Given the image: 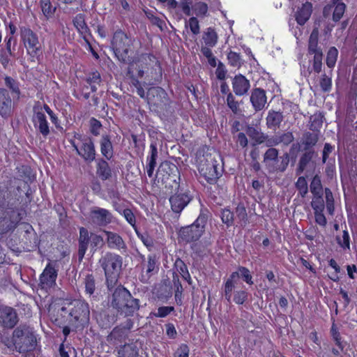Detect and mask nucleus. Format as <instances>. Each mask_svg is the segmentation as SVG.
I'll return each mask as SVG.
<instances>
[{"instance_id":"f257e3e1","label":"nucleus","mask_w":357,"mask_h":357,"mask_svg":"<svg viewBox=\"0 0 357 357\" xmlns=\"http://www.w3.org/2000/svg\"><path fill=\"white\" fill-rule=\"evenodd\" d=\"M2 342L10 351L23 354L35 349L36 337L29 327L20 326L14 330L11 339L6 337Z\"/></svg>"},{"instance_id":"f03ea898","label":"nucleus","mask_w":357,"mask_h":357,"mask_svg":"<svg viewBox=\"0 0 357 357\" xmlns=\"http://www.w3.org/2000/svg\"><path fill=\"white\" fill-rule=\"evenodd\" d=\"M319 31L314 29L310 36L308 42L309 64H302L301 68V74L307 77L314 71L319 73L322 68L323 53L321 49L318 46Z\"/></svg>"},{"instance_id":"7ed1b4c3","label":"nucleus","mask_w":357,"mask_h":357,"mask_svg":"<svg viewBox=\"0 0 357 357\" xmlns=\"http://www.w3.org/2000/svg\"><path fill=\"white\" fill-rule=\"evenodd\" d=\"M112 305L126 316H132L139 309V301L126 288L119 287L113 293Z\"/></svg>"},{"instance_id":"20e7f679","label":"nucleus","mask_w":357,"mask_h":357,"mask_svg":"<svg viewBox=\"0 0 357 357\" xmlns=\"http://www.w3.org/2000/svg\"><path fill=\"white\" fill-rule=\"evenodd\" d=\"M62 312L69 313V321L75 328H83L89 323L90 311L86 303L80 300H74L61 307Z\"/></svg>"},{"instance_id":"39448f33","label":"nucleus","mask_w":357,"mask_h":357,"mask_svg":"<svg viewBox=\"0 0 357 357\" xmlns=\"http://www.w3.org/2000/svg\"><path fill=\"white\" fill-rule=\"evenodd\" d=\"M99 262L105 271L108 286L114 283L117 280L121 269V257L116 254L107 252L100 258Z\"/></svg>"},{"instance_id":"423d86ee","label":"nucleus","mask_w":357,"mask_h":357,"mask_svg":"<svg viewBox=\"0 0 357 357\" xmlns=\"http://www.w3.org/2000/svg\"><path fill=\"white\" fill-rule=\"evenodd\" d=\"M132 45V40L121 31H116L112 40V47L117 59L126 62L129 58L128 53Z\"/></svg>"},{"instance_id":"0eeeda50","label":"nucleus","mask_w":357,"mask_h":357,"mask_svg":"<svg viewBox=\"0 0 357 357\" xmlns=\"http://www.w3.org/2000/svg\"><path fill=\"white\" fill-rule=\"evenodd\" d=\"M218 162L211 155L203 156L198 161V170L199 174L205 178L207 182L214 183L220 176L218 170Z\"/></svg>"},{"instance_id":"6e6552de","label":"nucleus","mask_w":357,"mask_h":357,"mask_svg":"<svg viewBox=\"0 0 357 357\" xmlns=\"http://www.w3.org/2000/svg\"><path fill=\"white\" fill-rule=\"evenodd\" d=\"M79 141V144L72 142L71 144L77 153L86 162H91L96 158V150L92 140L88 137H82L79 134L75 135Z\"/></svg>"},{"instance_id":"1a4fd4ad","label":"nucleus","mask_w":357,"mask_h":357,"mask_svg":"<svg viewBox=\"0 0 357 357\" xmlns=\"http://www.w3.org/2000/svg\"><path fill=\"white\" fill-rule=\"evenodd\" d=\"M206 221V216L200 215L193 224L180 230L181 238L187 242L198 240L204 232Z\"/></svg>"},{"instance_id":"9d476101","label":"nucleus","mask_w":357,"mask_h":357,"mask_svg":"<svg viewBox=\"0 0 357 357\" xmlns=\"http://www.w3.org/2000/svg\"><path fill=\"white\" fill-rule=\"evenodd\" d=\"M20 36L27 53L31 56H36L40 52V44L38 37L28 27L20 28Z\"/></svg>"},{"instance_id":"9b49d317","label":"nucleus","mask_w":357,"mask_h":357,"mask_svg":"<svg viewBox=\"0 0 357 357\" xmlns=\"http://www.w3.org/2000/svg\"><path fill=\"white\" fill-rule=\"evenodd\" d=\"M112 213L105 208L95 206L93 207L89 215L91 223L98 227H105L113 222Z\"/></svg>"},{"instance_id":"f8f14e48","label":"nucleus","mask_w":357,"mask_h":357,"mask_svg":"<svg viewBox=\"0 0 357 357\" xmlns=\"http://www.w3.org/2000/svg\"><path fill=\"white\" fill-rule=\"evenodd\" d=\"M18 322V317L15 309L9 306L0 307V324L4 328H12Z\"/></svg>"},{"instance_id":"ddd939ff","label":"nucleus","mask_w":357,"mask_h":357,"mask_svg":"<svg viewBox=\"0 0 357 357\" xmlns=\"http://www.w3.org/2000/svg\"><path fill=\"white\" fill-rule=\"evenodd\" d=\"M238 279L239 273L238 272H233L226 280L222 287V296L229 303L232 301L235 291H238L236 284Z\"/></svg>"},{"instance_id":"4468645a","label":"nucleus","mask_w":357,"mask_h":357,"mask_svg":"<svg viewBox=\"0 0 357 357\" xmlns=\"http://www.w3.org/2000/svg\"><path fill=\"white\" fill-rule=\"evenodd\" d=\"M57 278V271L48 264L40 276V285L43 289H50L55 285Z\"/></svg>"},{"instance_id":"2eb2a0df","label":"nucleus","mask_w":357,"mask_h":357,"mask_svg":"<svg viewBox=\"0 0 357 357\" xmlns=\"http://www.w3.org/2000/svg\"><path fill=\"white\" fill-rule=\"evenodd\" d=\"M176 172H178L176 166L167 161H165L160 165L157 172V176L158 180L161 179L162 183L167 182L172 177H173L172 180L176 181Z\"/></svg>"},{"instance_id":"dca6fc26","label":"nucleus","mask_w":357,"mask_h":357,"mask_svg":"<svg viewBox=\"0 0 357 357\" xmlns=\"http://www.w3.org/2000/svg\"><path fill=\"white\" fill-rule=\"evenodd\" d=\"M190 200L191 198L187 192L174 194L169 198L172 210L176 213H180Z\"/></svg>"},{"instance_id":"f3484780","label":"nucleus","mask_w":357,"mask_h":357,"mask_svg":"<svg viewBox=\"0 0 357 357\" xmlns=\"http://www.w3.org/2000/svg\"><path fill=\"white\" fill-rule=\"evenodd\" d=\"M33 122L34 127L44 137H47L50 133L48 123L45 114L43 112H36L33 116Z\"/></svg>"},{"instance_id":"a211bd4d","label":"nucleus","mask_w":357,"mask_h":357,"mask_svg":"<svg viewBox=\"0 0 357 357\" xmlns=\"http://www.w3.org/2000/svg\"><path fill=\"white\" fill-rule=\"evenodd\" d=\"M250 102L255 111L261 110L266 103V96L264 90L257 88L250 96Z\"/></svg>"},{"instance_id":"6ab92c4d","label":"nucleus","mask_w":357,"mask_h":357,"mask_svg":"<svg viewBox=\"0 0 357 357\" xmlns=\"http://www.w3.org/2000/svg\"><path fill=\"white\" fill-rule=\"evenodd\" d=\"M250 86L249 81L242 75H236L233 79V91L237 96L245 94L249 90Z\"/></svg>"},{"instance_id":"aec40b11","label":"nucleus","mask_w":357,"mask_h":357,"mask_svg":"<svg viewBox=\"0 0 357 357\" xmlns=\"http://www.w3.org/2000/svg\"><path fill=\"white\" fill-rule=\"evenodd\" d=\"M12 100L8 92L4 89H0V115L8 116L11 113Z\"/></svg>"},{"instance_id":"412c9836","label":"nucleus","mask_w":357,"mask_h":357,"mask_svg":"<svg viewBox=\"0 0 357 357\" xmlns=\"http://www.w3.org/2000/svg\"><path fill=\"white\" fill-rule=\"evenodd\" d=\"M104 233L107 237V243L109 248L116 250L126 248L123 240L118 234L109 231H104Z\"/></svg>"},{"instance_id":"4be33fe9","label":"nucleus","mask_w":357,"mask_h":357,"mask_svg":"<svg viewBox=\"0 0 357 357\" xmlns=\"http://www.w3.org/2000/svg\"><path fill=\"white\" fill-rule=\"evenodd\" d=\"M158 158V149L155 143H151L150 145L149 154L146 158V169L149 177H152L156 166V159Z\"/></svg>"},{"instance_id":"5701e85b","label":"nucleus","mask_w":357,"mask_h":357,"mask_svg":"<svg viewBox=\"0 0 357 357\" xmlns=\"http://www.w3.org/2000/svg\"><path fill=\"white\" fill-rule=\"evenodd\" d=\"M89 242H91V238L88 230L84 227H80L78 255L81 259L84 257L88 249Z\"/></svg>"},{"instance_id":"b1692460","label":"nucleus","mask_w":357,"mask_h":357,"mask_svg":"<svg viewBox=\"0 0 357 357\" xmlns=\"http://www.w3.org/2000/svg\"><path fill=\"white\" fill-rule=\"evenodd\" d=\"M312 11L311 3L305 2L296 13V20L300 25H303L310 18Z\"/></svg>"},{"instance_id":"393cba45","label":"nucleus","mask_w":357,"mask_h":357,"mask_svg":"<svg viewBox=\"0 0 357 357\" xmlns=\"http://www.w3.org/2000/svg\"><path fill=\"white\" fill-rule=\"evenodd\" d=\"M73 24L77 31L85 38L89 33V29L86 23L85 16L84 14H77L73 20Z\"/></svg>"},{"instance_id":"a878e982","label":"nucleus","mask_w":357,"mask_h":357,"mask_svg":"<svg viewBox=\"0 0 357 357\" xmlns=\"http://www.w3.org/2000/svg\"><path fill=\"white\" fill-rule=\"evenodd\" d=\"M100 151L102 155L107 160L113 156V146L107 135L102 136L100 140Z\"/></svg>"},{"instance_id":"bb28decb","label":"nucleus","mask_w":357,"mask_h":357,"mask_svg":"<svg viewBox=\"0 0 357 357\" xmlns=\"http://www.w3.org/2000/svg\"><path fill=\"white\" fill-rule=\"evenodd\" d=\"M202 38L206 46L213 47L217 44L218 37L214 29L208 27L204 32Z\"/></svg>"},{"instance_id":"cd10ccee","label":"nucleus","mask_w":357,"mask_h":357,"mask_svg":"<svg viewBox=\"0 0 357 357\" xmlns=\"http://www.w3.org/2000/svg\"><path fill=\"white\" fill-rule=\"evenodd\" d=\"M119 357H137L138 349L135 344H128L120 347L118 351Z\"/></svg>"},{"instance_id":"c85d7f7f","label":"nucleus","mask_w":357,"mask_h":357,"mask_svg":"<svg viewBox=\"0 0 357 357\" xmlns=\"http://www.w3.org/2000/svg\"><path fill=\"white\" fill-rule=\"evenodd\" d=\"M97 174L102 180H107L111 177V169L108 163L104 160H100L97 165Z\"/></svg>"},{"instance_id":"c756f323","label":"nucleus","mask_w":357,"mask_h":357,"mask_svg":"<svg viewBox=\"0 0 357 357\" xmlns=\"http://www.w3.org/2000/svg\"><path fill=\"white\" fill-rule=\"evenodd\" d=\"M133 326V322L131 319H127L125 324L121 327L114 328L110 336L113 338H121L126 335V332L130 330Z\"/></svg>"},{"instance_id":"7c9ffc66","label":"nucleus","mask_w":357,"mask_h":357,"mask_svg":"<svg viewBox=\"0 0 357 357\" xmlns=\"http://www.w3.org/2000/svg\"><path fill=\"white\" fill-rule=\"evenodd\" d=\"M283 119L282 114L280 112L270 111L266 117V123L268 128H273L278 126L282 122Z\"/></svg>"},{"instance_id":"2f4dec72","label":"nucleus","mask_w":357,"mask_h":357,"mask_svg":"<svg viewBox=\"0 0 357 357\" xmlns=\"http://www.w3.org/2000/svg\"><path fill=\"white\" fill-rule=\"evenodd\" d=\"M40 4L43 14L47 19L54 16L56 7L52 4L50 0H40Z\"/></svg>"},{"instance_id":"473e14b6","label":"nucleus","mask_w":357,"mask_h":357,"mask_svg":"<svg viewBox=\"0 0 357 357\" xmlns=\"http://www.w3.org/2000/svg\"><path fill=\"white\" fill-rule=\"evenodd\" d=\"M86 82L89 85L92 92L96 91L98 86H100L101 82L100 73L98 71L89 73L86 78Z\"/></svg>"},{"instance_id":"72a5a7b5","label":"nucleus","mask_w":357,"mask_h":357,"mask_svg":"<svg viewBox=\"0 0 357 357\" xmlns=\"http://www.w3.org/2000/svg\"><path fill=\"white\" fill-rule=\"evenodd\" d=\"M294 140L293 134L290 132L284 133L280 137H275L271 139L270 142L271 145H277L280 143H283L284 144H289Z\"/></svg>"},{"instance_id":"f704fd0d","label":"nucleus","mask_w":357,"mask_h":357,"mask_svg":"<svg viewBox=\"0 0 357 357\" xmlns=\"http://www.w3.org/2000/svg\"><path fill=\"white\" fill-rule=\"evenodd\" d=\"M310 187L313 196L323 195L322 185L319 176L316 175L313 177Z\"/></svg>"},{"instance_id":"c9c22d12","label":"nucleus","mask_w":357,"mask_h":357,"mask_svg":"<svg viewBox=\"0 0 357 357\" xmlns=\"http://www.w3.org/2000/svg\"><path fill=\"white\" fill-rule=\"evenodd\" d=\"M236 218L239 220L241 226H245L248 222V215L245 207L243 204H238L236 208Z\"/></svg>"},{"instance_id":"e433bc0d","label":"nucleus","mask_w":357,"mask_h":357,"mask_svg":"<svg viewBox=\"0 0 357 357\" xmlns=\"http://www.w3.org/2000/svg\"><path fill=\"white\" fill-rule=\"evenodd\" d=\"M147 95L150 101H152L154 104H157L156 101L151 100V97L154 98L156 96L157 97H159L160 99H162V98H165L166 97L167 93L165 90L160 87H152L149 89Z\"/></svg>"},{"instance_id":"4c0bfd02","label":"nucleus","mask_w":357,"mask_h":357,"mask_svg":"<svg viewBox=\"0 0 357 357\" xmlns=\"http://www.w3.org/2000/svg\"><path fill=\"white\" fill-rule=\"evenodd\" d=\"M338 55L337 50L333 47H331L327 53L326 65L328 68H332L335 66Z\"/></svg>"},{"instance_id":"58836bf2","label":"nucleus","mask_w":357,"mask_h":357,"mask_svg":"<svg viewBox=\"0 0 357 357\" xmlns=\"http://www.w3.org/2000/svg\"><path fill=\"white\" fill-rule=\"evenodd\" d=\"M325 197L326 202V209L329 214L333 215L334 213V199L332 192L330 189H325Z\"/></svg>"},{"instance_id":"ea45409f","label":"nucleus","mask_w":357,"mask_h":357,"mask_svg":"<svg viewBox=\"0 0 357 357\" xmlns=\"http://www.w3.org/2000/svg\"><path fill=\"white\" fill-rule=\"evenodd\" d=\"M311 206L314 211H323L324 209V202L322 195H314Z\"/></svg>"},{"instance_id":"a19ab883","label":"nucleus","mask_w":357,"mask_h":357,"mask_svg":"<svg viewBox=\"0 0 357 357\" xmlns=\"http://www.w3.org/2000/svg\"><path fill=\"white\" fill-rule=\"evenodd\" d=\"M174 311V307L172 306H162L158 307L156 312H151V314L155 317L163 318Z\"/></svg>"},{"instance_id":"79ce46f5","label":"nucleus","mask_w":357,"mask_h":357,"mask_svg":"<svg viewBox=\"0 0 357 357\" xmlns=\"http://www.w3.org/2000/svg\"><path fill=\"white\" fill-rule=\"evenodd\" d=\"M248 299V292L245 290L239 289L235 291L232 298L233 301L238 305H242Z\"/></svg>"},{"instance_id":"37998d69","label":"nucleus","mask_w":357,"mask_h":357,"mask_svg":"<svg viewBox=\"0 0 357 357\" xmlns=\"http://www.w3.org/2000/svg\"><path fill=\"white\" fill-rule=\"evenodd\" d=\"M85 291L89 295H92L96 289L94 278L91 275H88L84 280Z\"/></svg>"},{"instance_id":"c03bdc74","label":"nucleus","mask_w":357,"mask_h":357,"mask_svg":"<svg viewBox=\"0 0 357 357\" xmlns=\"http://www.w3.org/2000/svg\"><path fill=\"white\" fill-rule=\"evenodd\" d=\"M185 26L189 27L194 35H197L200 32L199 21L195 17H190L189 20L186 22Z\"/></svg>"},{"instance_id":"a18cd8bd","label":"nucleus","mask_w":357,"mask_h":357,"mask_svg":"<svg viewBox=\"0 0 357 357\" xmlns=\"http://www.w3.org/2000/svg\"><path fill=\"white\" fill-rule=\"evenodd\" d=\"M175 266L178 273L185 280H188V278L190 279V274L188 273V268L182 260L179 259H177L175 261Z\"/></svg>"},{"instance_id":"49530a36","label":"nucleus","mask_w":357,"mask_h":357,"mask_svg":"<svg viewBox=\"0 0 357 357\" xmlns=\"http://www.w3.org/2000/svg\"><path fill=\"white\" fill-rule=\"evenodd\" d=\"M5 84L17 97H19L20 91L18 82L10 77H5Z\"/></svg>"},{"instance_id":"de8ad7c7","label":"nucleus","mask_w":357,"mask_h":357,"mask_svg":"<svg viewBox=\"0 0 357 357\" xmlns=\"http://www.w3.org/2000/svg\"><path fill=\"white\" fill-rule=\"evenodd\" d=\"M296 187L299 190L301 197H304L307 193V183L304 177L301 176L298 178Z\"/></svg>"},{"instance_id":"09e8293b","label":"nucleus","mask_w":357,"mask_h":357,"mask_svg":"<svg viewBox=\"0 0 357 357\" xmlns=\"http://www.w3.org/2000/svg\"><path fill=\"white\" fill-rule=\"evenodd\" d=\"M337 243L344 249H349V235L347 231L344 230L342 236L337 237Z\"/></svg>"},{"instance_id":"8fccbe9b","label":"nucleus","mask_w":357,"mask_h":357,"mask_svg":"<svg viewBox=\"0 0 357 357\" xmlns=\"http://www.w3.org/2000/svg\"><path fill=\"white\" fill-rule=\"evenodd\" d=\"M221 219L227 226L231 225L234 222V214L229 209L225 208L222 211Z\"/></svg>"},{"instance_id":"3c124183","label":"nucleus","mask_w":357,"mask_h":357,"mask_svg":"<svg viewBox=\"0 0 357 357\" xmlns=\"http://www.w3.org/2000/svg\"><path fill=\"white\" fill-rule=\"evenodd\" d=\"M345 8L346 6L343 3H339L335 6L333 15V19L334 21L337 22L341 19L345 11Z\"/></svg>"},{"instance_id":"603ef678","label":"nucleus","mask_w":357,"mask_h":357,"mask_svg":"<svg viewBox=\"0 0 357 357\" xmlns=\"http://www.w3.org/2000/svg\"><path fill=\"white\" fill-rule=\"evenodd\" d=\"M319 85L322 91L325 92L329 91L332 86L331 79L326 74H323L319 81Z\"/></svg>"},{"instance_id":"864d4df0","label":"nucleus","mask_w":357,"mask_h":357,"mask_svg":"<svg viewBox=\"0 0 357 357\" xmlns=\"http://www.w3.org/2000/svg\"><path fill=\"white\" fill-rule=\"evenodd\" d=\"M227 104L229 109L234 113L237 114L238 112V102L235 100L234 96L232 93H229L227 98Z\"/></svg>"},{"instance_id":"5fc2aeb1","label":"nucleus","mask_w":357,"mask_h":357,"mask_svg":"<svg viewBox=\"0 0 357 357\" xmlns=\"http://www.w3.org/2000/svg\"><path fill=\"white\" fill-rule=\"evenodd\" d=\"M120 213L125 218L126 221L132 227H135L136 218L132 211L129 208L123 210Z\"/></svg>"},{"instance_id":"6e6d98bb","label":"nucleus","mask_w":357,"mask_h":357,"mask_svg":"<svg viewBox=\"0 0 357 357\" xmlns=\"http://www.w3.org/2000/svg\"><path fill=\"white\" fill-rule=\"evenodd\" d=\"M331 335L333 336V338L334 339L335 342V344L336 345L341 349L342 350L344 347L342 344V342H341V337H340V334L338 331V329L336 327L335 324H333L332 325V327H331Z\"/></svg>"},{"instance_id":"4d7b16f0","label":"nucleus","mask_w":357,"mask_h":357,"mask_svg":"<svg viewBox=\"0 0 357 357\" xmlns=\"http://www.w3.org/2000/svg\"><path fill=\"white\" fill-rule=\"evenodd\" d=\"M195 14L198 16H205L208 12V6L204 2H198L195 5Z\"/></svg>"},{"instance_id":"13d9d810","label":"nucleus","mask_w":357,"mask_h":357,"mask_svg":"<svg viewBox=\"0 0 357 357\" xmlns=\"http://www.w3.org/2000/svg\"><path fill=\"white\" fill-rule=\"evenodd\" d=\"M90 238H91V245L92 248H98V247L102 246V245L104 243V241H103V238L102 236H100V235H98L96 234L91 233L90 235Z\"/></svg>"},{"instance_id":"bf43d9fd","label":"nucleus","mask_w":357,"mask_h":357,"mask_svg":"<svg viewBox=\"0 0 357 357\" xmlns=\"http://www.w3.org/2000/svg\"><path fill=\"white\" fill-rule=\"evenodd\" d=\"M318 142V136L316 134L307 133L305 136L304 144L306 146H313Z\"/></svg>"},{"instance_id":"052dcab7","label":"nucleus","mask_w":357,"mask_h":357,"mask_svg":"<svg viewBox=\"0 0 357 357\" xmlns=\"http://www.w3.org/2000/svg\"><path fill=\"white\" fill-rule=\"evenodd\" d=\"M190 349L187 344H182L176 351L174 357H189Z\"/></svg>"},{"instance_id":"680f3d73","label":"nucleus","mask_w":357,"mask_h":357,"mask_svg":"<svg viewBox=\"0 0 357 357\" xmlns=\"http://www.w3.org/2000/svg\"><path fill=\"white\" fill-rule=\"evenodd\" d=\"M229 63L233 66H238L241 63L240 55L234 52H230L227 56Z\"/></svg>"},{"instance_id":"e2e57ef3","label":"nucleus","mask_w":357,"mask_h":357,"mask_svg":"<svg viewBox=\"0 0 357 357\" xmlns=\"http://www.w3.org/2000/svg\"><path fill=\"white\" fill-rule=\"evenodd\" d=\"M278 156V151L276 149H268L264 154V161L275 160Z\"/></svg>"},{"instance_id":"0e129e2a","label":"nucleus","mask_w":357,"mask_h":357,"mask_svg":"<svg viewBox=\"0 0 357 357\" xmlns=\"http://www.w3.org/2000/svg\"><path fill=\"white\" fill-rule=\"evenodd\" d=\"M239 271L242 275V277L244 278V280L249 284H252L253 283L252 280V276L250 273L249 270L247 268L245 267H240Z\"/></svg>"},{"instance_id":"69168bd1","label":"nucleus","mask_w":357,"mask_h":357,"mask_svg":"<svg viewBox=\"0 0 357 357\" xmlns=\"http://www.w3.org/2000/svg\"><path fill=\"white\" fill-rule=\"evenodd\" d=\"M226 70L225 66L222 63H219L215 70V75L218 79L222 80L225 78Z\"/></svg>"},{"instance_id":"338daca9","label":"nucleus","mask_w":357,"mask_h":357,"mask_svg":"<svg viewBox=\"0 0 357 357\" xmlns=\"http://www.w3.org/2000/svg\"><path fill=\"white\" fill-rule=\"evenodd\" d=\"M315 221L321 226H325L327 223L326 218L323 214V211H314Z\"/></svg>"},{"instance_id":"774afa93","label":"nucleus","mask_w":357,"mask_h":357,"mask_svg":"<svg viewBox=\"0 0 357 357\" xmlns=\"http://www.w3.org/2000/svg\"><path fill=\"white\" fill-rule=\"evenodd\" d=\"M166 333L169 338H175L176 335V331L172 324H167L166 325Z\"/></svg>"}]
</instances>
